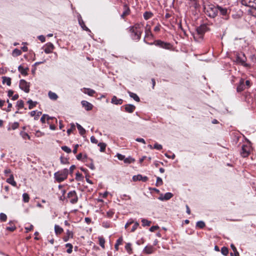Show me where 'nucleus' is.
<instances>
[{
    "label": "nucleus",
    "instance_id": "obj_42",
    "mask_svg": "<svg viewBox=\"0 0 256 256\" xmlns=\"http://www.w3.org/2000/svg\"><path fill=\"white\" fill-rule=\"evenodd\" d=\"M66 246L68 248V250H66V252L68 254L72 253L73 248L72 245L71 244L68 243L66 244Z\"/></svg>",
    "mask_w": 256,
    "mask_h": 256
},
{
    "label": "nucleus",
    "instance_id": "obj_17",
    "mask_svg": "<svg viewBox=\"0 0 256 256\" xmlns=\"http://www.w3.org/2000/svg\"><path fill=\"white\" fill-rule=\"evenodd\" d=\"M130 10L127 4H125L124 5V12L121 14V18H124L126 16L130 14Z\"/></svg>",
    "mask_w": 256,
    "mask_h": 256
},
{
    "label": "nucleus",
    "instance_id": "obj_36",
    "mask_svg": "<svg viewBox=\"0 0 256 256\" xmlns=\"http://www.w3.org/2000/svg\"><path fill=\"white\" fill-rule=\"evenodd\" d=\"M98 242H99V244L103 248H104V244H105V240L104 238L102 236H99L98 238Z\"/></svg>",
    "mask_w": 256,
    "mask_h": 256
},
{
    "label": "nucleus",
    "instance_id": "obj_11",
    "mask_svg": "<svg viewBox=\"0 0 256 256\" xmlns=\"http://www.w3.org/2000/svg\"><path fill=\"white\" fill-rule=\"evenodd\" d=\"M44 52L46 54L52 53L54 49V46L52 44L48 42L42 48Z\"/></svg>",
    "mask_w": 256,
    "mask_h": 256
},
{
    "label": "nucleus",
    "instance_id": "obj_4",
    "mask_svg": "<svg viewBox=\"0 0 256 256\" xmlns=\"http://www.w3.org/2000/svg\"><path fill=\"white\" fill-rule=\"evenodd\" d=\"M149 44H154L156 46H160L162 48L170 50L172 48V45L170 43L163 42L161 40H156L153 43H148Z\"/></svg>",
    "mask_w": 256,
    "mask_h": 256
},
{
    "label": "nucleus",
    "instance_id": "obj_41",
    "mask_svg": "<svg viewBox=\"0 0 256 256\" xmlns=\"http://www.w3.org/2000/svg\"><path fill=\"white\" fill-rule=\"evenodd\" d=\"M196 226L200 228H203L206 224L203 221H198L196 222Z\"/></svg>",
    "mask_w": 256,
    "mask_h": 256
},
{
    "label": "nucleus",
    "instance_id": "obj_20",
    "mask_svg": "<svg viewBox=\"0 0 256 256\" xmlns=\"http://www.w3.org/2000/svg\"><path fill=\"white\" fill-rule=\"evenodd\" d=\"M246 88V86L244 84V80H240V84L238 85L237 87V91L238 92H240L244 90V89Z\"/></svg>",
    "mask_w": 256,
    "mask_h": 256
},
{
    "label": "nucleus",
    "instance_id": "obj_50",
    "mask_svg": "<svg viewBox=\"0 0 256 256\" xmlns=\"http://www.w3.org/2000/svg\"><path fill=\"white\" fill-rule=\"evenodd\" d=\"M7 218V216L4 213H0V220L2 222L6 221Z\"/></svg>",
    "mask_w": 256,
    "mask_h": 256
},
{
    "label": "nucleus",
    "instance_id": "obj_2",
    "mask_svg": "<svg viewBox=\"0 0 256 256\" xmlns=\"http://www.w3.org/2000/svg\"><path fill=\"white\" fill-rule=\"evenodd\" d=\"M68 173V170L67 168H64L54 173V176L58 182H60L66 179Z\"/></svg>",
    "mask_w": 256,
    "mask_h": 256
},
{
    "label": "nucleus",
    "instance_id": "obj_15",
    "mask_svg": "<svg viewBox=\"0 0 256 256\" xmlns=\"http://www.w3.org/2000/svg\"><path fill=\"white\" fill-rule=\"evenodd\" d=\"M148 180V178L146 176H142L140 174H138L136 176H134L132 177V180L134 181H137V180H142V182H146Z\"/></svg>",
    "mask_w": 256,
    "mask_h": 256
},
{
    "label": "nucleus",
    "instance_id": "obj_21",
    "mask_svg": "<svg viewBox=\"0 0 256 256\" xmlns=\"http://www.w3.org/2000/svg\"><path fill=\"white\" fill-rule=\"evenodd\" d=\"M84 92L86 94H88L90 96H93L94 94H96L95 90L90 88H84Z\"/></svg>",
    "mask_w": 256,
    "mask_h": 256
},
{
    "label": "nucleus",
    "instance_id": "obj_13",
    "mask_svg": "<svg viewBox=\"0 0 256 256\" xmlns=\"http://www.w3.org/2000/svg\"><path fill=\"white\" fill-rule=\"evenodd\" d=\"M173 196V194L171 192H166L164 194H161L158 198L160 200H168L170 199Z\"/></svg>",
    "mask_w": 256,
    "mask_h": 256
},
{
    "label": "nucleus",
    "instance_id": "obj_29",
    "mask_svg": "<svg viewBox=\"0 0 256 256\" xmlns=\"http://www.w3.org/2000/svg\"><path fill=\"white\" fill-rule=\"evenodd\" d=\"M193 36L194 39L197 42H199L200 40L203 38V36L200 35L197 32H196L194 34Z\"/></svg>",
    "mask_w": 256,
    "mask_h": 256
},
{
    "label": "nucleus",
    "instance_id": "obj_53",
    "mask_svg": "<svg viewBox=\"0 0 256 256\" xmlns=\"http://www.w3.org/2000/svg\"><path fill=\"white\" fill-rule=\"evenodd\" d=\"M162 148V146L161 144H160L158 143H156L154 144V148L158 150H161Z\"/></svg>",
    "mask_w": 256,
    "mask_h": 256
},
{
    "label": "nucleus",
    "instance_id": "obj_59",
    "mask_svg": "<svg viewBox=\"0 0 256 256\" xmlns=\"http://www.w3.org/2000/svg\"><path fill=\"white\" fill-rule=\"evenodd\" d=\"M158 228L159 227L158 226H152L150 228V230L152 232H154L155 230H157Z\"/></svg>",
    "mask_w": 256,
    "mask_h": 256
},
{
    "label": "nucleus",
    "instance_id": "obj_18",
    "mask_svg": "<svg viewBox=\"0 0 256 256\" xmlns=\"http://www.w3.org/2000/svg\"><path fill=\"white\" fill-rule=\"evenodd\" d=\"M126 112L132 113L135 110L136 107L132 104H128L124 106Z\"/></svg>",
    "mask_w": 256,
    "mask_h": 256
},
{
    "label": "nucleus",
    "instance_id": "obj_40",
    "mask_svg": "<svg viewBox=\"0 0 256 256\" xmlns=\"http://www.w3.org/2000/svg\"><path fill=\"white\" fill-rule=\"evenodd\" d=\"M134 159L130 156L127 158H125L124 160V163L126 164H130L134 162Z\"/></svg>",
    "mask_w": 256,
    "mask_h": 256
},
{
    "label": "nucleus",
    "instance_id": "obj_45",
    "mask_svg": "<svg viewBox=\"0 0 256 256\" xmlns=\"http://www.w3.org/2000/svg\"><path fill=\"white\" fill-rule=\"evenodd\" d=\"M230 247H231L232 249V250H233V252H234V256H240L239 253L237 251L236 248L235 247V246H234V244H231Z\"/></svg>",
    "mask_w": 256,
    "mask_h": 256
},
{
    "label": "nucleus",
    "instance_id": "obj_7",
    "mask_svg": "<svg viewBox=\"0 0 256 256\" xmlns=\"http://www.w3.org/2000/svg\"><path fill=\"white\" fill-rule=\"evenodd\" d=\"M144 29H145V37H144V42L146 43H148L146 42V39H148V40H149V39H150V38H154V36L153 35V34H152V31H151V26L150 25L147 24L145 28H144Z\"/></svg>",
    "mask_w": 256,
    "mask_h": 256
},
{
    "label": "nucleus",
    "instance_id": "obj_57",
    "mask_svg": "<svg viewBox=\"0 0 256 256\" xmlns=\"http://www.w3.org/2000/svg\"><path fill=\"white\" fill-rule=\"evenodd\" d=\"M66 236H68V238H72L73 237V233L72 231H70V230H66Z\"/></svg>",
    "mask_w": 256,
    "mask_h": 256
},
{
    "label": "nucleus",
    "instance_id": "obj_12",
    "mask_svg": "<svg viewBox=\"0 0 256 256\" xmlns=\"http://www.w3.org/2000/svg\"><path fill=\"white\" fill-rule=\"evenodd\" d=\"M208 30V27L206 24L200 25V26L198 27L196 29V32H197L200 35L202 36H204L205 32Z\"/></svg>",
    "mask_w": 256,
    "mask_h": 256
},
{
    "label": "nucleus",
    "instance_id": "obj_23",
    "mask_svg": "<svg viewBox=\"0 0 256 256\" xmlns=\"http://www.w3.org/2000/svg\"><path fill=\"white\" fill-rule=\"evenodd\" d=\"M18 70L22 75L26 76L27 74V72L28 68L26 67L24 68L22 66H20L18 68Z\"/></svg>",
    "mask_w": 256,
    "mask_h": 256
},
{
    "label": "nucleus",
    "instance_id": "obj_61",
    "mask_svg": "<svg viewBox=\"0 0 256 256\" xmlns=\"http://www.w3.org/2000/svg\"><path fill=\"white\" fill-rule=\"evenodd\" d=\"M136 140L138 142H142L144 144H146V142H145L144 140L142 138H136Z\"/></svg>",
    "mask_w": 256,
    "mask_h": 256
},
{
    "label": "nucleus",
    "instance_id": "obj_30",
    "mask_svg": "<svg viewBox=\"0 0 256 256\" xmlns=\"http://www.w3.org/2000/svg\"><path fill=\"white\" fill-rule=\"evenodd\" d=\"M6 182L14 186H16V183L14 180V178L12 175L8 178L7 179Z\"/></svg>",
    "mask_w": 256,
    "mask_h": 256
},
{
    "label": "nucleus",
    "instance_id": "obj_37",
    "mask_svg": "<svg viewBox=\"0 0 256 256\" xmlns=\"http://www.w3.org/2000/svg\"><path fill=\"white\" fill-rule=\"evenodd\" d=\"M21 54H22V52H21L20 50L17 49V48H15L12 51V54L14 56H17L20 55Z\"/></svg>",
    "mask_w": 256,
    "mask_h": 256
},
{
    "label": "nucleus",
    "instance_id": "obj_10",
    "mask_svg": "<svg viewBox=\"0 0 256 256\" xmlns=\"http://www.w3.org/2000/svg\"><path fill=\"white\" fill-rule=\"evenodd\" d=\"M256 0H242L241 3L242 5L252 8H256Z\"/></svg>",
    "mask_w": 256,
    "mask_h": 256
},
{
    "label": "nucleus",
    "instance_id": "obj_39",
    "mask_svg": "<svg viewBox=\"0 0 256 256\" xmlns=\"http://www.w3.org/2000/svg\"><path fill=\"white\" fill-rule=\"evenodd\" d=\"M142 226H150L151 224L150 221H149L146 219H142Z\"/></svg>",
    "mask_w": 256,
    "mask_h": 256
},
{
    "label": "nucleus",
    "instance_id": "obj_38",
    "mask_svg": "<svg viewBox=\"0 0 256 256\" xmlns=\"http://www.w3.org/2000/svg\"><path fill=\"white\" fill-rule=\"evenodd\" d=\"M98 146L100 147V151L102 152H104L106 144L104 142H100Z\"/></svg>",
    "mask_w": 256,
    "mask_h": 256
},
{
    "label": "nucleus",
    "instance_id": "obj_27",
    "mask_svg": "<svg viewBox=\"0 0 256 256\" xmlns=\"http://www.w3.org/2000/svg\"><path fill=\"white\" fill-rule=\"evenodd\" d=\"M128 93L130 96V98H132L134 100H136L137 102H139L140 101V99L139 97L138 96V95L136 94H134V92H128Z\"/></svg>",
    "mask_w": 256,
    "mask_h": 256
},
{
    "label": "nucleus",
    "instance_id": "obj_64",
    "mask_svg": "<svg viewBox=\"0 0 256 256\" xmlns=\"http://www.w3.org/2000/svg\"><path fill=\"white\" fill-rule=\"evenodd\" d=\"M16 229V227L14 226H8L6 228V230H8L10 232L14 231Z\"/></svg>",
    "mask_w": 256,
    "mask_h": 256
},
{
    "label": "nucleus",
    "instance_id": "obj_52",
    "mask_svg": "<svg viewBox=\"0 0 256 256\" xmlns=\"http://www.w3.org/2000/svg\"><path fill=\"white\" fill-rule=\"evenodd\" d=\"M75 129V125L74 124H71V128L67 130L68 134L69 136L71 134L72 132Z\"/></svg>",
    "mask_w": 256,
    "mask_h": 256
},
{
    "label": "nucleus",
    "instance_id": "obj_60",
    "mask_svg": "<svg viewBox=\"0 0 256 256\" xmlns=\"http://www.w3.org/2000/svg\"><path fill=\"white\" fill-rule=\"evenodd\" d=\"M90 141L92 143L97 144L98 142V140L94 136H92L90 137Z\"/></svg>",
    "mask_w": 256,
    "mask_h": 256
},
{
    "label": "nucleus",
    "instance_id": "obj_5",
    "mask_svg": "<svg viewBox=\"0 0 256 256\" xmlns=\"http://www.w3.org/2000/svg\"><path fill=\"white\" fill-rule=\"evenodd\" d=\"M206 14L210 18H215L218 14V6L216 7L212 5L208 6L206 10Z\"/></svg>",
    "mask_w": 256,
    "mask_h": 256
},
{
    "label": "nucleus",
    "instance_id": "obj_14",
    "mask_svg": "<svg viewBox=\"0 0 256 256\" xmlns=\"http://www.w3.org/2000/svg\"><path fill=\"white\" fill-rule=\"evenodd\" d=\"M188 4L190 8H194L196 9L200 6L198 0H188Z\"/></svg>",
    "mask_w": 256,
    "mask_h": 256
},
{
    "label": "nucleus",
    "instance_id": "obj_54",
    "mask_svg": "<svg viewBox=\"0 0 256 256\" xmlns=\"http://www.w3.org/2000/svg\"><path fill=\"white\" fill-rule=\"evenodd\" d=\"M19 126V124L18 122H15L14 123H13L12 124V126H11V128L12 130H16V128H17Z\"/></svg>",
    "mask_w": 256,
    "mask_h": 256
},
{
    "label": "nucleus",
    "instance_id": "obj_22",
    "mask_svg": "<svg viewBox=\"0 0 256 256\" xmlns=\"http://www.w3.org/2000/svg\"><path fill=\"white\" fill-rule=\"evenodd\" d=\"M144 252L147 254H150L154 252V248L152 246H147L144 250Z\"/></svg>",
    "mask_w": 256,
    "mask_h": 256
},
{
    "label": "nucleus",
    "instance_id": "obj_63",
    "mask_svg": "<svg viewBox=\"0 0 256 256\" xmlns=\"http://www.w3.org/2000/svg\"><path fill=\"white\" fill-rule=\"evenodd\" d=\"M78 146H79V145L78 144H76L74 146V149L73 150V151H72V152L74 154H76L77 151H78Z\"/></svg>",
    "mask_w": 256,
    "mask_h": 256
},
{
    "label": "nucleus",
    "instance_id": "obj_34",
    "mask_svg": "<svg viewBox=\"0 0 256 256\" xmlns=\"http://www.w3.org/2000/svg\"><path fill=\"white\" fill-rule=\"evenodd\" d=\"M48 96L52 100H56L58 98L57 94L56 93L50 91L48 92Z\"/></svg>",
    "mask_w": 256,
    "mask_h": 256
},
{
    "label": "nucleus",
    "instance_id": "obj_31",
    "mask_svg": "<svg viewBox=\"0 0 256 256\" xmlns=\"http://www.w3.org/2000/svg\"><path fill=\"white\" fill-rule=\"evenodd\" d=\"M2 82L4 84L6 83L8 86H10L11 84V79L8 77L3 76Z\"/></svg>",
    "mask_w": 256,
    "mask_h": 256
},
{
    "label": "nucleus",
    "instance_id": "obj_16",
    "mask_svg": "<svg viewBox=\"0 0 256 256\" xmlns=\"http://www.w3.org/2000/svg\"><path fill=\"white\" fill-rule=\"evenodd\" d=\"M82 106L84 107L86 110H92L93 107L92 104H91L90 103L86 100H82Z\"/></svg>",
    "mask_w": 256,
    "mask_h": 256
},
{
    "label": "nucleus",
    "instance_id": "obj_1",
    "mask_svg": "<svg viewBox=\"0 0 256 256\" xmlns=\"http://www.w3.org/2000/svg\"><path fill=\"white\" fill-rule=\"evenodd\" d=\"M143 27L144 24L142 22L136 23L130 27L129 31L131 34L130 36L132 40H138L140 39Z\"/></svg>",
    "mask_w": 256,
    "mask_h": 256
},
{
    "label": "nucleus",
    "instance_id": "obj_19",
    "mask_svg": "<svg viewBox=\"0 0 256 256\" xmlns=\"http://www.w3.org/2000/svg\"><path fill=\"white\" fill-rule=\"evenodd\" d=\"M111 102L114 104H122L123 102V100L121 98H118L116 96H113Z\"/></svg>",
    "mask_w": 256,
    "mask_h": 256
},
{
    "label": "nucleus",
    "instance_id": "obj_9",
    "mask_svg": "<svg viewBox=\"0 0 256 256\" xmlns=\"http://www.w3.org/2000/svg\"><path fill=\"white\" fill-rule=\"evenodd\" d=\"M20 88L22 90H24L26 92H28L30 91V84L28 83L26 80H21L20 82Z\"/></svg>",
    "mask_w": 256,
    "mask_h": 256
},
{
    "label": "nucleus",
    "instance_id": "obj_56",
    "mask_svg": "<svg viewBox=\"0 0 256 256\" xmlns=\"http://www.w3.org/2000/svg\"><path fill=\"white\" fill-rule=\"evenodd\" d=\"M116 156H117V158H118V159L119 160H123L124 161V158H125V156H124L122 155V154H116Z\"/></svg>",
    "mask_w": 256,
    "mask_h": 256
},
{
    "label": "nucleus",
    "instance_id": "obj_47",
    "mask_svg": "<svg viewBox=\"0 0 256 256\" xmlns=\"http://www.w3.org/2000/svg\"><path fill=\"white\" fill-rule=\"evenodd\" d=\"M62 149L68 154H70L72 152L71 149L67 146H62Z\"/></svg>",
    "mask_w": 256,
    "mask_h": 256
},
{
    "label": "nucleus",
    "instance_id": "obj_62",
    "mask_svg": "<svg viewBox=\"0 0 256 256\" xmlns=\"http://www.w3.org/2000/svg\"><path fill=\"white\" fill-rule=\"evenodd\" d=\"M46 116H47V115L46 114H44L40 118V121L42 122V123H45V122H46Z\"/></svg>",
    "mask_w": 256,
    "mask_h": 256
},
{
    "label": "nucleus",
    "instance_id": "obj_55",
    "mask_svg": "<svg viewBox=\"0 0 256 256\" xmlns=\"http://www.w3.org/2000/svg\"><path fill=\"white\" fill-rule=\"evenodd\" d=\"M161 26L160 24H158L154 27V31L156 32H158L160 30Z\"/></svg>",
    "mask_w": 256,
    "mask_h": 256
},
{
    "label": "nucleus",
    "instance_id": "obj_6",
    "mask_svg": "<svg viewBox=\"0 0 256 256\" xmlns=\"http://www.w3.org/2000/svg\"><path fill=\"white\" fill-rule=\"evenodd\" d=\"M252 148L249 144H243L242 146L240 154L244 157L246 158L249 156Z\"/></svg>",
    "mask_w": 256,
    "mask_h": 256
},
{
    "label": "nucleus",
    "instance_id": "obj_28",
    "mask_svg": "<svg viewBox=\"0 0 256 256\" xmlns=\"http://www.w3.org/2000/svg\"><path fill=\"white\" fill-rule=\"evenodd\" d=\"M54 232L56 235L60 234L63 232V229L59 226L56 224L54 226Z\"/></svg>",
    "mask_w": 256,
    "mask_h": 256
},
{
    "label": "nucleus",
    "instance_id": "obj_46",
    "mask_svg": "<svg viewBox=\"0 0 256 256\" xmlns=\"http://www.w3.org/2000/svg\"><path fill=\"white\" fill-rule=\"evenodd\" d=\"M24 102L22 100H19L17 102L16 106L18 107V109H20L24 108Z\"/></svg>",
    "mask_w": 256,
    "mask_h": 256
},
{
    "label": "nucleus",
    "instance_id": "obj_33",
    "mask_svg": "<svg viewBox=\"0 0 256 256\" xmlns=\"http://www.w3.org/2000/svg\"><path fill=\"white\" fill-rule=\"evenodd\" d=\"M77 128L81 135H83L86 133V130L78 124H76Z\"/></svg>",
    "mask_w": 256,
    "mask_h": 256
},
{
    "label": "nucleus",
    "instance_id": "obj_25",
    "mask_svg": "<svg viewBox=\"0 0 256 256\" xmlns=\"http://www.w3.org/2000/svg\"><path fill=\"white\" fill-rule=\"evenodd\" d=\"M154 14L152 12L146 11L144 14V18L146 20H148L153 16Z\"/></svg>",
    "mask_w": 256,
    "mask_h": 256
},
{
    "label": "nucleus",
    "instance_id": "obj_49",
    "mask_svg": "<svg viewBox=\"0 0 256 256\" xmlns=\"http://www.w3.org/2000/svg\"><path fill=\"white\" fill-rule=\"evenodd\" d=\"M138 226H139L138 222H135L130 232H134L137 229V228H138Z\"/></svg>",
    "mask_w": 256,
    "mask_h": 256
},
{
    "label": "nucleus",
    "instance_id": "obj_48",
    "mask_svg": "<svg viewBox=\"0 0 256 256\" xmlns=\"http://www.w3.org/2000/svg\"><path fill=\"white\" fill-rule=\"evenodd\" d=\"M162 184H163V182H162V179L160 177H157L156 185L157 186H162Z\"/></svg>",
    "mask_w": 256,
    "mask_h": 256
},
{
    "label": "nucleus",
    "instance_id": "obj_26",
    "mask_svg": "<svg viewBox=\"0 0 256 256\" xmlns=\"http://www.w3.org/2000/svg\"><path fill=\"white\" fill-rule=\"evenodd\" d=\"M219 10L220 14L222 16H226L228 13V10L226 8H223L218 6V11Z\"/></svg>",
    "mask_w": 256,
    "mask_h": 256
},
{
    "label": "nucleus",
    "instance_id": "obj_3",
    "mask_svg": "<svg viewBox=\"0 0 256 256\" xmlns=\"http://www.w3.org/2000/svg\"><path fill=\"white\" fill-rule=\"evenodd\" d=\"M236 62L240 64L241 65L246 67V68H250V65L247 63L246 62V58L245 56V54L243 52H236Z\"/></svg>",
    "mask_w": 256,
    "mask_h": 256
},
{
    "label": "nucleus",
    "instance_id": "obj_24",
    "mask_svg": "<svg viewBox=\"0 0 256 256\" xmlns=\"http://www.w3.org/2000/svg\"><path fill=\"white\" fill-rule=\"evenodd\" d=\"M78 23L84 30L86 31H90L89 29L85 25L84 22L81 17L78 18Z\"/></svg>",
    "mask_w": 256,
    "mask_h": 256
},
{
    "label": "nucleus",
    "instance_id": "obj_32",
    "mask_svg": "<svg viewBox=\"0 0 256 256\" xmlns=\"http://www.w3.org/2000/svg\"><path fill=\"white\" fill-rule=\"evenodd\" d=\"M123 241L122 238H120L117 240L116 242L114 245V248L116 250H118V246L122 244Z\"/></svg>",
    "mask_w": 256,
    "mask_h": 256
},
{
    "label": "nucleus",
    "instance_id": "obj_35",
    "mask_svg": "<svg viewBox=\"0 0 256 256\" xmlns=\"http://www.w3.org/2000/svg\"><path fill=\"white\" fill-rule=\"evenodd\" d=\"M20 134L24 140H30V136L28 135L26 132H20Z\"/></svg>",
    "mask_w": 256,
    "mask_h": 256
},
{
    "label": "nucleus",
    "instance_id": "obj_51",
    "mask_svg": "<svg viewBox=\"0 0 256 256\" xmlns=\"http://www.w3.org/2000/svg\"><path fill=\"white\" fill-rule=\"evenodd\" d=\"M22 198H23V200L25 202H28L30 198H29L28 195L27 194L24 193L22 195Z\"/></svg>",
    "mask_w": 256,
    "mask_h": 256
},
{
    "label": "nucleus",
    "instance_id": "obj_58",
    "mask_svg": "<svg viewBox=\"0 0 256 256\" xmlns=\"http://www.w3.org/2000/svg\"><path fill=\"white\" fill-rule=\"evenodd\" d=\"M114 214V212L112 211V210H109L108 212H106V216L108 217V218H112L113 215Z\"/></svg>",
    "mask_w": 256,
    "mask_h": 256
},
{
    "label": "nucleus",
    "instance_id": "obj_43",
    "mask_svg": "<svg viewBox=\"0 0 256 256\" xmlns=\"http://www.w3.org/2000/svg\"><path fill=\"white\" fill-rule=\"evenodd\" d=\"M132 244L130 243H127L125 246V248L126 251L129 253H132Z\"/></svg>",
    "mask_w": 256,
    "mask_h": 256
},
{
    "label": "nucleus",
    "instance_id": "obj_44",
    "mask_svg": "<svg viewBox=\"0 0 256 256\" xmlns=\"http://www.w3.org/2000/svg\"><path fill=\"white\" fill-rule=\"evenodd\" d=\"M221 252L224 256H226L228 253V250L226 246H223L221 249Z\"/></svg>",
    "mask_w": 256,
    "mask_h": 256
},
{
    "label": "nucleus",
    "instance_id": "obj_8",
    "mask_svg": "<svg viewBox=\"0 0 256 256\" xmlns=\"http://www.w3.org/2000/svg\"><path fill=\"white\" fill-rule=\"evenodd\" d=\"M68 197L72 204H76L78 200V198L75 191H71L68 194Z\"/></svg>",
    "mask_w": 256,
    "mask_h": 256
}]
</instances>
